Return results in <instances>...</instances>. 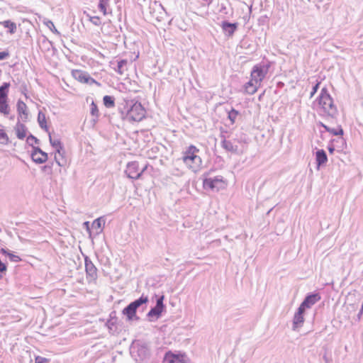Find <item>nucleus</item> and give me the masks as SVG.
<instances>
[{
  "label": "nucleus",
  "mask_w": 363,
  "mask_h": 363,
  "mask_svg": "<svg viewBox=\"0 0 363 363\" xmlns=\"http://www.w3.org/2000/svg\"><path fill=\"white\" fill-rule=\"evenodd\" d=\"M125 103L126 114L124 118L128 121H140L144 118L145 110L140 102L130 100L125 101Z\"/></svg>",
  "instance_id": "obj_1"
},
{
  "label": "nucleus",
  "mask_w": 363,
  "mask_h": 363,
  "mask_svg": "<svg viewBox=\"0 0 363 363\" xmlns=\"http://www.w3.org/2000/svg\"><path fill=\"white\" fill-rule=\"evenodd\" d=\"M318 104L323 112L328 116L335 118L337 115V109L334 105L333 99L328 91L327 88L321 89L318 96Z\"/></svg>",
  "instance_id": "obj_2"
},
{
  "label": "nucleus",
  "mask_w": 363,
  "mask_h": 363,
  "mask_svg": "<svg viewBox=\"0 0 363 363\" xmlns=\"http://www.w3.org/2000/svg\"><path fill=\"white\" fill-rule=\"evenodd\" d=\"M149 299L147 296L143 294L138 299L129 303L123 308L122 313L126 316L128 320H139V317L136 315L137 309L148 302Z\"/></svg>",
  "instance_id": "obj_3"
},
{
  "label": "nucleus",
  "mask_w": 363,
  "mask_h": 363,
  "mask_svg": "<svg viewBox=\"0 0 363 363\" xmlns=\"http://www.w3.org/2000/svg\"><path fill=\"white\" fill-rule=\"evenodd\" d=\"M130 354L138 363H143L150 356V349L145 343H136L131 347Z\"/></svg>",
  "instance_id": "obj_4"
},
{
  "label": "nucleus",
  "mask_w": 363,
  "mask_h": 363,
  "mask_svg": "<svg viewBox=\"0 0 363 363\" xmlns=\"http://www.w3.org/2000/svg\"><path fill=\"white\" fill-rule=\"evenodd\" d=\"M9 87V82H4L0 86V113L4 116H8L11 111L8 102Z\"/></svg>",
  "instance_id": "obj_5"
},
{
  "label": "nucleus",
  "mask_w": 363,
  "mask_h": 363,
  "mask_svg": "<svg viewBox=\"0 0 363 363\" xmlns=\"http://www.w3.org/2000/svg\"><path fill=\"white\" fill-rule=\"evenodd\" d=\"M269 69V66L264 64L255 65L251 71V77L255 83L261 85L262 80L265 78Z\"/></svg>",
  "instance_id": "obj_6"
},
{
  "label": "nucleus",
  "mask_w": 363,
  "mask_h": 363,
  "mask_svg": "<svg viewBox=\"0 0 363 363\" xmlns=\"http://www.w3.org/2000/svg\"><path fill=\"white\" fill-rule=\"evenodd\" d=\"M147 165H145L142 169H139V164L138 162L133 161L128 162L125 171L128 177L133 179H139L142 174L146 170Z\"/></svg>",
  "instance_id": "obj_7"
},
{
  "label": "nucleus",
  "mask_w": 363,
  "mask_h": 363,
  "mask_svg": "<svg viewBox=\"0 0 363 363\" xmlns=\"http://www.w3.org/2000/svg\"><path fill=\"white\" fill-rule=\"evenodd\" d=\"M224 182L223 180V177L217 176L213 178H206L203 179V186L206 189L216 190L218 191L220 188L223 186Z\"/></svg>",
  "instance_id": "obj_8"
},
{
  "label": "nucleus",
  "mask_w": 363,
  "mask_h": 363,
  "mask_svg": "<svg viewBox=\"0 0 363 363\" xmlns=\"http://www.w3.org/2000/svg\"><path fill=\"white\" fill-rule=\"evenodd\" d=\"M72 77L81 83L92 84H96L97 85H100L99 82H97L94 79L90 77V75L84 71L82 70H73L72 72Z\"/></svg>",
  "instance_id": "obj_9"
},
{
  "label": "nucleus",
  "mask_w": 363,
  "mask_h": 363,
  "mask_svg": "<svg viewBox=\"0 0 363 363\" xmlns=\"http://www.w3.org/2000/svg\"><path fill=\"white\" fill-rule=\"evenodd\" d=\"M163 300L164 296L158 298L155 306L152 308L147 313V316L150 318V320H152V318L157 319L161 315V313L164 308Z\"/></svg>",
  "instance_id": "obj_10"
},
{
  "label": "nucleus",
  "mask_w": 363,
  "mask_h": 363,
  "mask_svg": "<svg viewBox=\"0 0 363 363\" xmlns=\"http://www.w3.org/2000/svg\"><path fill=\"white\" fill-rule=\"evenodd\" d=\"M183 162L192 171L196 172L201 164V159L197 155L193 156H183Z\"/></svg>",
  "instance_id": "obj_11"
},
{
  "label": "nucleus",
  "mask_w": 363,
  "mask_h": 363,
  "mask_svg": "<svg viewBox=\"0 0 363 363\" xmlns=\"http://www.w3.org/2000/svg\"><path fill=\"white\" fill-rule=\"evenodd\" d=\"M305 309L302 308L301 307H298L297 311L295 313L293 318V330H297L300 328H301L304 323V313Z\"/></svg>",
  "instance_id": "obj_12"
},
{
  "label": "nucleus",
  "mask_w": 363,
  "mask_h": 363,
  "mask_svg": "<svg viewBox=\"0 0 363 363\" xmlns=\"http://www.w3.org/2000/svg\"><path fill=\"white\" fill-rule=\"evenodd\" d=\"M320 300V296L318 293L308 294L303 302L299 306L303 309L311 308L314 304Z\"/></svg>",
  "instance_id": "obj_13"
},
{
  "label": "nucleus",
  "mask_w": 363,
  "mask_h": 363,
  "mask_svg": "<svg viewBox=\"0 0 363 363\" xmlns=\"http://www.w3.org/2000/svg\"><path fill=\"white\" fill-rule=\"evenodd\" d=\"M31 158L33 161L37 164H43L48 160V154L43 152L38 147H33V152L31 153Z\"/></svg>",
  "instance_id": "obj_14"
},
{
  "label": "nucleus",
  "mask_w": 363,
  "mask_h": 363,
  "mask_svg": "<svg viewBox=\"0 0 363 363\" xmlns=\"http://www.w3.org/2000/svg\"><path fill=\"white\" fill-rule=\"evenodd\" d=\"M17 112L18 114V120L21 119L26 122L28 118V111L27 105L21 99L18 100L16 104Z\"/></svg>",
  "instance_id": "obj_15"
},
{
  "label": "nucleus",
  "mask_w": 363,
  "mask_h": 363,
  "mask_svg": "<svg viewBox=\"0 0 363 363\" xmlns=\"http://www.w3.org/2000/svg\"><path fill=\"white\" fill-rule=\"evenodd\" d=\"M85 261V270L88 277H90L91 279H95L97 277V269L95 265L93 264L91 260L86 257L84 259Z\"/></svg>",
  "instance_id": "obj_16"
},
{
  "label": "nucleus",
  "mask_w": 363,
  "mask_h": 363,
  "mask_svg": "<svg viewBox=\"0 0 363 363\" xmlns=\"http://www.w3.org/2000/svg\"><path fill=\"white\" fill-rule=\"evenodd\" d=\"M221 27L225 35L228 37H231L238 28V23H233L225 21L222 22Z\"/></svg>",
  "instance_id": "obj_17"
},
{
  "label": "nucleus",
  "mask_w": 363,
  "mask_h": 363,
  "mask_svg": "<svg viewBox=\"0 0 363 363\" xmlns=\"http://www.w3.org/2000/svg\"><path fill=\"white\" fill-rule=\"evenodd\" d=\"M220 138L221 140V146L226 151L236 153L238 152V147L237 145H233V143L230 140H227L224 135H221Z\"/></svg>",
  "instance_id": "obj_18"
},
{
  "label": "nucleus",
  "mask_w": 363,
  "mask_h": 363,
  "mask_svg": "<svg viewBox=\"0 0 363 363\" xmlns=\"http://www.w3.org/2000/svg\"><path fill=\"white\" fill-rule=\"evenodd\" d=\"M260 86L258 83H255L251 77V79L245 84V91L247 94L252 95L257 91Z\"/></svg>",
  "instance_id": "obj_19"
},
{
  "label": "nucleus",
  "mask_w": 363,
  "mask_h": 363,
  "mask_svg": "<svg viewBox=\"0 0 363 363\" xmlns=\"http://www.w3.org/2000/svg\"><path fill=\"white\" fill-rule=\"evenodd\" d=\"M315 160L318 165V168H319L321 165L326 163L328 161V157L326 152L323 150H318L315 152Z\"/></svg>",
  "instance_id": "obj_20"
},
{
  "label": "nucleus",
  "mask_w": 363,
  "mask_h": 363,
  "mask_svg": "<svg viewBox=\"0 0 363 363\" xmlns=\"http://www.w3.org/2000/svg\"><path fill=\"white\" fill-rule=\"evenodd\" d=\"M16 136L18 139L23 140L26 136V127L24 124L18 122L15 126Z\"/></svg>",
  "instance_id": "obj_21"
},
{
  "label": "nucleus",
  "mask_w": 363,
  "mask_h": 363,
  "mask_svg": "<svg viewBox=\"0 0 363 363\" xmlns=\"http://www.w3.org/2000/svg\"><path fill=\"white\" fill-rule=\"evenodd\" d=\"M50 143L52 147H54L56 152L61 155V150H63V145L58 138H52L51 134L49 133Z\"/></svg>",
  "instance_id": "obj_22"
},
{
  "label": "nucleus",
  "mask_w": 363,
  "mask_h": 363,
  "mask_svg": "<svg viewBox=\"0 0 363 363\" xmlns=\"http://www.w3.org/2000/svg\"><path fill=\"white\" fill-rule=\"evenodd\" d=\"M164 363H184L182 358L180 357L173 354H167Z\"/></svg>",
  "instance_id": "obj_23"
},
{
  "label": "nucleus",
  "mask_w": 363,
  "mask_h": 363,
  "mask_svg": "<svg viewBox=\"0 0 363 363\" xmlns=\"http://www.w3.org/2000/svg\"><path fill=\"white\" fill-rule=\"evenodd\" d=\"M0 252L3 255L8 256L11 262H19L21 261V258L19 256L13 254L8 249L1 248L0 250Z\"/></svg>",
  "instance_id": "obj_24"
},
{
  "label": "nucleus",
  "mask_w": 363,
  "mask_h": 363,
  "mask_svg": "<svg viewBox=\"0 0 363 363\" xmlns=\"http://www.w3.org/2000/svg\"><path fill=\"white\" fill-rule=\"evenodd\" d=\"M0 24L4 28H8V32L11 34H13L16 31V24L10 20L1 21Z\"/></svg>",
  "instance_id": "obj_25"
},
{
  "label": "nucleus",
  "mask_w": 363,
  "mask_h": 363,
  "mask_svg": "<svg viewBox=\"0 0 363 363\" xmlns=\"http://www.w3.org/2000/svg\"><path fill=\"white\" fill-rule=\"evenodd\" d=\"M38 122L39 123L40 127L42 129L46 130V131H48V128L46 124L45 115L42 111H39V113H38Z\"/></svg>",
  "instance_id": "obj_26"
},
{
  "label": "nucleus",
  "mask_w": 363,
  "mask_h": 363,
  "mask_svg": "<svg viewBox=\"0 0 363 363\" xmlns=\"http://www.w3.org/2000/svg\"><path fill=\"white\" fill-rule=\"evenodd\" d=\"M324 128L327 132L333 134V135H342L344 133L341 125H338L336 128L324 126Z\"/></svg>",
  "instance_id": "obj_27"
},
{
  "label": "nucleus",
  "mask_w": 363,
  "mask_h": 363,
  "mask_svg": "<svg viewBox=\"0 0 363 363\" xmlns=\"http://www.w3.org/2000/svg\"><path fill=\"white\" fill-rule=\"evenodd\" d=\"M127 64V60H121L118 61L117 68L115 69L116 72H117L119 74H123L125 70Z\"/></svg>",
  "instance_id": "obj_28"
},
{
  "label": "nucleus",
  "mask_w": 363,
  "mask_h": 363,
  "mask_svg": "<svg viewBox=\"0 0 363 363\" xmlns=\"http://www.w3.org/2000/svg\"><path fill=\"white\" fill-rule=\"evenodd\" d=\"M103 101L106 108H113L115 106L114 98L113 96L106 95L103 98Z\"/></svg>",
  "instance_id": "obj_29"
},
{
  "label": "nucleus",
  "mask_w": 363,
  "mask_h": 363,
  "mask_svg": "<svg viewBox=\"0 0 363 363\" xmlns=\"http://www.w3.org/2000/svg\"><path fill=\"white\" fill-rule=\"evenodd\" d=\"M199 150L194 145H191L188 147L186 150L184 152V156H193L199 152Z\"/></svg>",
  "instance_id": "obj_30"
},
{
  "label": "nucleus",
  "mask_w": 363,
  "mask_h": 363,
  "mask_svg": "<svg viewBox=\"0 0 363 363\" xmlns=\"http://www.w3.org/2000/svg\"><path fill=\"white\" fill-rule=\"evenodd\" d=\"M102 223L104 224L105 220L102 217H101V218L95 219L93 221L91 226L93 228L99 230V232H101L102 230H101Z\"/></svg>",
  "instance_id": "obj_31"
},
{
  "label": "nucleus",
  "mask_w": 363,
  "mask_h": 363,
  "mask_svg": "<svg viewBox=\"0 0 363 363\" xmlns=\"http://www.w3.org/2000/svg\"><path fill=\"white\" fill-rule=\"evenodd\" d=\"M109 0H100L99 3V9L104 13V15L107 14V6H108Z\"/></svg>",
  "instance_id": "obj_32"
},
{
  "label": "nucleus",
  "mask_w": 363,
  "mask_h": 363,
  "mask_svg": "<svg viewBox=\"0 0 363 363\" xmlns=\"http://www.w3.org/2000/svg\"><path fill=\"white\" fill-rule=\"evenodd\" d=\"M90 113L92 116H94L96 119L99 116V109L96 104L92 101L90 106Z\"/></svg>",
  "instance_id": "obj_33"
},
{
  "label": "nucleus",
  "mask_w": 363,
  "mask_h": 363,
  "mask_svg": "<svg viewBox=\"0 0 363 363\" xmlns=\"http://www.w3.org/2000/svg\"><path fill=\"white\" fill-rule=\"evenodd\" d=\"M239 115V112L234 108H232L231 111L228 112V118L231 121V123L233 124L235 122V120Z\"/></svg>",
  "instance_id": "obj_34"
},
{
  "label": "nucleus",
  "mask_w": 363,
  "mask_h": 363,
  "mask_svg": "<svg viewBox=\"0 0 363 363\" xmlns=\"http://www.w3.org/2000/svg\"><path fill=\"white\" fill-rule=\"evenodd\" d=\"M45 25L54 33L60 35V32L55 28L53 22L50 20H47L44 22Z\"/></svg>",
  "instance_id": "obj_35"
},
{
  "label": "nucleus",
  "mask_w": 363,
  "mask_h": 363,
  "mask_svg": "<svg viewBox=\"0 0 363 363\" xmlns=\"http://www.w3.org/2000/svg\"><path fill=\"white\" fill-rule=\"evenodd\" d=\"M0 141L2 144H7L9 142V137L3 129H0Z\"/></svg>",
  "instance_id": "obj_36"
},
{
  "label": "nucleus",
  "mask_w": 363,
  "mask_h": 363,
  "mask_svg": "<svg viewBox=\"0 0 363 363\" xmlns=\"http://www.w3.org/2000/svg\"><path fill=\"white\" fill-rule=\"evenodd\" d=\"M33 142H34L35 144H38L39 143V140L36 137H35V136H33V135L30 134L27 138V143L30 145L33 146Z\"/></svg>",
  "instance_id": "obj_37"
},
{
  "label": "nucleus",
  "mask_w": 363,
  "mask_h": 363,
  "mask_svg": "<svg viewBox=\"0 0 363 363\" xmlns=\"http://www.w3.org/2000/svg\"><path fill=\"white\" fill-rule=\"evenodd\" d=\"M89 21L95 26H99L101 24V19L99 16H90Z\"/></svg>",
  "instance_id": "obj_38"
},
{
  "label": "nucleus",
  "mask_w": 363,
  "mask_h": 363,
  "mask_svg": "<svg viewBox=\"0 0 363 363\" xmlns=\"http://www.w3.org/2000/svg\"><path fill=\"white\" fill-rule=\"evenodd\" d=\"M7 270L6 264L0 259V274H5Z\"/></svg>",
  "instance_id": "obj_39"
},
{
  "label": "nucleus",
  "mask_w": 363,
  "mask_h": 363,
  "mask_svg": "<svg viewBox=\"0 0 363 363\" xmlns=\"http://www.w3.org/2000/svg\"><path fill=\"white\" fill-rule=\"evenodd\" d=\"M319 85H320V82H318L313 86L312 91L310 94V98H312L315 95V94L317 92V91L319 88Z\"/></svg>",
  "instance_id": "obj_40"
},
{
  "label": "nucleus",
  "mask_w": 363,
  "mask_h": 363,
  "mask_svg": "<svg viewBox=\"0 0 363 363\" xmlns=\"http://www.w3.org/2000/svg\"><path fill=\"white\" fill-rule=\"evenodd\" d=\"M9 56V52L8 51L0 52V60H3L7 58Z\"/></svg>",
  "instance_id": "obj_41"
},
{
  "label": "nucleus",
  "mask_w": 363,
  "mask_h": 363,
  "mask_svg": "<svg viewBox=\"0 0 363 363\" xmlns=\"http://www.w3.org/2000/svg\"><path fill=\"white\" fill-rule=\"evenodd\" d=\"M106 325L110 330H111L112 326L114 325V322L112 320H108Z\"/></svg>",
  "instance_id": "obj_42"
},
{
  "label": "nucleus",
  "mask_w": 363,
  "mask_h": 363,
  "mask_svg": "<svg viewBox=\"0 0 363 363\" xmlns=\"http://www.w3.org/2000/svg\"><path fill=\"white\" fill-rule=\"evenodd\" d=\"M328 150L329 152L332 154L335 151V147L333 145H329Z\"/></svg>",
  "instance_id": "obj_43"
},
{
  "label": "nucleus",
  "mask_w": 363,
  "mask_h": 363,
  "mask_svg": "<svg viewBox=\"0 0 363 363\" xmlns=\"http://www.w3.org/2000/svg\"><path fill=\"white\" fill-rule=\"evenodd\" d=\"M362 313H363V304L362 305L361 309H360L359 313L357 314V318L359 320L360 319Z\"/></svg>",
  "instance_id": "obj_44"
},
{
  "label": "nucleus",
  "mask_w": 363,
  "mask_h": 363,
  "mask_svg": "<svg viewBox=\"0 0 363 363\" xmlns=\"http://www.w3.org/2000/svg\"><path fill=\"white\" fill-rule=\"evenodd\" d=\"M26 91H27V87L26 85L21 86V92L26 95Z\"/></svg>",
  "instance_id": "obj_45"
},
{
  "label": "nucleus",
  "mask_w": 363,
  "mask_h": 363,
  "mask_svg": "<svg viewBox=\"0 0 363 363\" xmlns=\"http://www.w3.org/2000/svg\"><path fill=\"white\" fill-rule=\"evenodd\" d=\"M55 161H56L57 164L59 166H62V165H63L62 164H61L60 161V160H58V158L57 157V156H56V155L55 156Z\"/></svg>",
  "instance_id": "obj_46"
},
{
  "label": "nucleus",
  "mask_w": 363,
  "mask_h": 363,
  "mask_svg": "<svg viewBox=\"0 0 363 363\" xmlns=\"http://www.w3.org/2000/svg\"><path fill=\"white\" fill-rule=\"evenodd\" d=\"M84 225L86 226V230L89 231V223L88 221H86L84 223Z\"/></svg>",
  "instance_id": "obj_47"
},
{
  "label": "nucleus",
  "mask_w": 363,
  "mask_h": 363,
  "mask_svg": "<svg viewBox=\"0 0 363 363\" xmlns=\"http://www.w3.org/2000/svg\"><path fill=\"white\" fill-rule=\"evenodd\" d=\"M323 359L326 363H330V359L327 357L326 355L323 356Z\"/></svg>",
  "instance_id": "obj_48"
},
{
  "label": "nucleus",
  "mask_w": 363,
  "mask_h": 363,
  "mask_svg": "<svg viewBox=\"0 0 363 363\" xmlns=\"http://www.w3.org/2000/svg\"><path fill=\"white\" fill-rule=\"evenodd\" d=\"M320 125L322 126L323 128H324V126H327L326 125H325L324 123H323L322 122H320Z\"/></svg>",
  "instance_id": "obj_49"
},
{
  "label": "nucleus",
  "mask_w": 363,
  "mask_h": 363,
  "mask_svg": "<svg viewBox=\"0 0 363 363\" xmlns=\"http://www.w3.org/2000/svg\"><path fill=\"white\" fill-rule=\"evenodd\" d=\"M47 168H48V167H47V166H44V167H43V169H47Z\"/></svg>",
  "instance_id": "obj_50"
}]
</instances>
